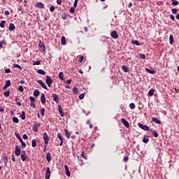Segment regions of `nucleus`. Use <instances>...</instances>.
Segmentation results:
<instances>
[{
    "label": "nucleus",
    "instance_id": "603ef678",
    "mask_svg": "<svg viewBox=\"0 0 179 179\" xmlns=\"http://www.w3.org/2000/svg\"><path fill=\"white\" fill-rule=\"evenodd\" d=\"M79 99H80V100H83V99H85V94H80Z\"/></svg>",
    "mask_w": 179,
    "mask_h": 179
},
{
    "label": "nucleus",
    "instance_id": "4468645a",
    "mask_svg": "<svg viewBox=\"0 0 179 179\" xmlns=\"http://www.w3.org/2000/svg\"><path fill=\"white\" fill-rule=\"evenodd\" d=\"M36 8H38V9L44 8V4L41 2H38L35 5Z\"/></svg>",
    "mask_w": 179,
    "mask_h": 179
},
{
    "label": "nucleus",
    "instance_id": "bf43d9fd",
    "mask_svg": "<svg viewBox=\"0 0 179 179\" xmlns=\"http://www.w3.org/2000/svg\"><path fill=\"white\" fill-rule=\"evenodd\" d=\"M29 99L31 100V103H34V101H35L34 97L30 96V97H29Z\"/></svg>",
    "mask_w": 179,
    "mask_h": 179
},
{
    "label": "nucleus",
    "instance_id": "37998d69",
    "mask_svg": "<svg viewBox=\"0 0 179 179\" xmlns=\"http://www.w3.org/2000/svg\"><path fill=\"white\" fill-rule=\"evenodd\" d=\"M41 64V61H40V60L33 62V65H40Z\"/></svg>",
    "mask_w": 179,
    "mask_h": 179
},
{
    "label": "nucleus",
    "instance_id": "bb28decb",
    "mask_svg": "<svg viewBox=\"0 0 179 179\" xmlns=\"http://www.w3.org/2000/svg\"><path fill=\"white\" fill-rule=\"evenodd\" d=\"M46 160L47 162H51V154L50 152L46 155Z\"/></svg>",
    "mask_w": 179,
    "mask_h": 179
},
{
    "label": "nucleus",
    "instance_id": "338daca9",
    "mask_svg": "<svg viewBox=\"0 0 179 179\" xmlns=\"http://www.w3.org/2000/svg\"><path fill=\"white\" fill-rule=\"evenodd\" d=\"M4 15H6V16H8V15H9V11L8 10H5L4 11Z\"/></svg>",
    "mask_w": 179,
    "mask_h": 179
},
{
    "label": "nucleus",
    "instance_id": "69168bd1",
    "mask_svg": "<svg viewBox=\"0 0 179 179\" xmlns=\"http://www.w3.org/2000/svg\"><path fill=\"white\" fill-rule=\"evenodd\" d=\"M170 18L171 19V20H176V17H174V15H170Z\"/></svg>",
    "mask_w": 179,
    "mask_h": 179
},
{
    "label": "nucleus",
    "instance_id": "a18cd8bd",
    "mask_svg": "<svg viewBox=\"0 0 179 179\" xmlns=\"http://www.w3.org/2000/svg\"><path fill=\"white\" fill-rule=\"evenodd\" d=\"M13 67H14V68H18V69L22 70V67H21L20 65H19V64H13Z\"/></svg>",
    "mask_w": 179,
    "mask_h": 179
},
{
    "label": "nucleus",
    "instance_id": "cd10ccee",
    "mask_svg": "<svg viewBox=\"0 0 179 179\" xmlns=\"http://www.w3.org/2000/svg\"><path fill=\"white\" fill-rule=\"evenodd\" d=\"M39 94H40V91H38V90H35L34 91V96L35 97L38 96Z\"/></svg>",
    "mask_w": 179,
    "mask_h": 179
},
{
    "label": "nucleus",
    "instance_id": "c756f323",
    "mask_svg": "<svg viewBox=\"0 0 179 179\" xmlns=\"http://www.w3.org/2000/svg\"><path fill=\"white\" fill-rule=\"evenodd\" d=\"M6 44V41H0V48H3V45Z\"/></svg>",
    "mask_w": 179,
    "mask_h": 179
},
{
    "label": "nucleus",
    "instance_id": "3c124183",
    "mask_svg": "<svg viewBox=\"0 0 179 179\" xmlns=\"http://www.w3.org/2000/svg\"><path fill=\"white\" fill-rule=\"evenodd\" d=\"M70 13H75V7H71L69 10Z\"/></svg>",
    "mask_w": 179,
    "mask_h": 179
},
{
    "label": "nucleus",
    "instance_id": "9b49d317",
    "mask_svg": "<svg viewBox=\"0 0 179 179\" xmlns=\"http://www.w3.org/2000/svg\"><path fill=\"white\" fill-rule=\"evenodd\" d=\"M110 36L112 38H114L115 40H117V38H118V34L115 31H113L110 33Z\"/></svg>",
    "mask_w": 179,
    "mask_h": 179
},
{
    "label": "nucleus",
    "instance_id": "4d7b16f0",
    "mask_svg": "<svg viewBox=\"0 0 179 179\" xmlns=\"http://www.w3.org/2000/svg\"><path fill=\"white\" fill-rule=\"evenodd\" d=\"M11 160L12 162H16V158H15V155H11Z\"/></svg>",
    "mask_w": 179,
    "mask_h": 179
},
{
    "label": "nucleus",
    "instance_id": "f3484780",
    "mask_svg": "<svg viewBox=\"0 0 179 179\" xmlns=\"http://www.w3.org/2000/svg\"><path fill=\"white\" fill-rule=\"evenodd\" d=\"M3 161L4 162V164H6L8 163V156H6V154H3L1 156Z\"/></svg>",
    "mask_w": 179,
    "mask_h": 179
},
{
    "label": "nucleus",
    "instance_id": "79ce46f5",
    "mask_svg": "<svg viewBox=\"0 0 179 179\" xmlns=\"http://www.w3.org/2000/svg\"><path fill=\"white\" fill-rule=\"evenodd\" d=\"M129 107H130V108L131 109V110H135V103H130L129 104Z\"/></svg>",
    "mask_w": 179,
    "mask_h": 179
},
{
    "label": "nucleus",
    "instance_id": "2eb2a0df",
    "mask_svg": "<svg viewBox=\"0 0 179 179\" xmlns=\"http://www.w3.org/2000/svg\"><path fill=\"white\" fill-rule=\"evenodd\" d=\"M57 137L60 141L59 146H62L64 144V138H62V136H61V134L58 133Z\"/></svg>",
    "mask_w": 179,
    "mask_h": 179
},
{
    "label": "nucleus",
    "instance_id": "49530a36",
    "mask_svg": "<svg viewBox=\"0 0 179 179\" xmlns=\"http://www.w3.org/2000/svg\"><path fill=\"white\" fill-rule=\"evenodd\" d=\"M81 156L83 157V159H85V160H87V156L85 155V152H82Z\"/></svg>",
    "mask_w": 179,
    "mask_h": 179
},
{
    "label": "nucleus",
    "instance_id": "412c9836",
    "mask_svg": "<svg viewBox=\"0 0 179 179\" xmlns=\"http://www.w3.org/2000/svg\"><path fill=\"white\" fill-rule=\"evenodd\" d=\"M152 120L153 122H155V124H162V122L160 120H159V119H157V117H152Z\"/></svg>",
    "mask_w": 179,
    "mask_h": 179
},
{
    "label": "nucleus",
    "instance_id": "58836bf2",
    "mask_svg": "<svg viewBox=\"0 0 179 179\" xmlns=\"http://www.w3.org/2000/svg\"><path fill=\"white\" fill-rule=\"evenodd\" d=\"M79 90H78V87H74L73 88V92L74 93V94H76V93H78Z\"/></svg>",
    "mask_w": 179,
    "mask_h": 179
},
{
    "label": "nucleus",
    "instance_id": "a878e982",
    "mask_svg": "<svg viewBox=\"0 0 179 179\" xmlns=\"http://www.w3.org/2000/svg\"><path fill=\"white\" fill-rule=\"evenodd\" d=\"M153 94H155V89L150 90L148 92V96L152 97V96H153Z\"/></svg>",
    "mask_w": 179,
    "mask_h": 179
},
{
    "label": "nucleus",
    "instance_id": "5fc2aeb1",
    "mask_svg": "<svg viewBox=\"0 0 179 179\" xmlns=\"http://www.w3.org/2000/svg\"><path fill=\"white\" fill-rule=\"evenodd\" d=\"M140 58H141V59H145V58H146V56L145 55V54H140Z\"/></svg>",
    "mask_w": 179,
    "mask_h": 179
},
{
    "label": "nucleus",
    "instance_id": "6e6d98bb",
    "mask_svg": "<svg viewBox=\"0 0 179 179\" xmlns=\"http://www.w3.org/2000/svg\"><path fill=\"white\" fill-rule=\"evenodd\" d=\"M79 0H75V1H74V3H73V6H74V8H76V6H78V1Z\"/></svg>",
    "mask_w": 179,
    "mask_h": 179
},
{
    "label": "nucleus",
    "instance_id": "f8f14e48",
    "mask_svg": "<svg viewBox=\"0 0 179 179\" xmlns=\"http://www.w3.org/2000/svg\"><path fill=\"white\" fill-rule=\"evenodd\" d=\"M39 48H41V51H45V46L44 45V43H43L41 41H39L38 43Z\"/></svg>",
    "mask_w": 179,
    "mask_h": 179
},
{
    "label": "nucleus",
    "instance_id": "1a4fd4ad",
    "mask_svg": "<svg viewBox=\"0 0 179 179\" xmlns=\"http://www.w3.org/2000/svg\"><path fill=\"white\" fill-rule=\"evenodd\" d=\"M121 122L124 125V127H126V128H129V122H128L127 120L122 118Z\"/></svg>",
    "mask_w": 179,
    "mask_h": 179
},
{
    "label": "nucleus",
    "instance_id": "423d86ee",
    "mask_svg": "<svg viewBox=\"0 0 179 179\" xmlns=\"http://www.w3.org/2000/svg\"><path fill=\"white\" fill-rule=\"evenodd\" d=\"M50 177H51V171H50V167H48L46 169L45 178V179H50Z\"/></svg>",
    "mask_w": 179,
    "mask_h": 179
},
{
    "label": "nucleus",
    "instance_id": "e2e57ef3",
    "mask_svg": "<svg viewBox=\"0 0 179 179\" xmlns=\"http://www.w3.org/2000/svg\"><path fill=\"white\" fill-rule=\"evenodd\" d=\"M66 174L67 177H71V172L69 171H66Z\"/></svg>",
    "mask_w": 179,
    "mask_h": 179
},
{
    "label": "nucleus",
    "instance_id": "e433bc0d",
    "mask_svg": "<svg viewBox=\"0 0 179 179\" xmlns=\"http://www.w3.org/2000/svg\"><path fill=\"white\" fill-rule=\"evenodd\" d=\"M20 117H21V119H22L23 120H26V115H25L24 111L22 112Z\"/></svg>",
    "mask_w": 179,
    "mask_h": 179
},
{
    "label": "nucleus",
    "instance_id": "20e7f679",
    "mask_svg": "<svg viewBox=\"0 0 179 179\" xmlns=\"http://www.w3.org/2000/svg\"><path fill=\"white\" fill-rule=\"evenodd\" d=\"M138 127H139V128L141 129H143V131H150V129L148 127V125H143L141 123H138Z\"/></svg>",
    "mask_w": 179,
    "mask_h": 179
},
{
    "label": "nucleus",
    "instance_id": "8fccbe9b",
    "mask_svg": "<svg viewBox=\"0 0 179 179\" xmlns=\"http://www.w3.org/2000/svg\"><path fill=\"white\" fill-rule=\"evenodd\" d=\"M172 5L173 6H177V5H178V1H173Z\"/></svg>",
    "mask_w": 179,
    "mask_h": 179
},
{
    "label": "nucleus",
    "instance_id": "4c0bfd02",
    "mask_svg": "<svg viewBox=\"0 0 179 179\" xmlns=\"http://www.w3.org/2000/svg\"><path fill=\"white\" fill-rule=\"evenodd\" d=\"M131 43L134 44L135 45H141V43L138 41H132Z\"/></svg>",
    "mask_w": 179,
    "mask_h": 179
},
{
    "label": "nucleus",
    "instance_id": "c85d7f7f",
    "mask_svg": "<svg viewBox=\"0 0 179 179\" xmlns=\"http://www.w3.org/2000/svg\"><path fill=\"white\" fill-rule=\"evenodd\" d=\"M122 68L124 72H128V71H129V69L125 65H123Z\"/></svg>",
    "mask_w": 179,
    "mask_h": 179
},
{
    "label": "nucleus",
    "instance_id": "ddd939ff",
    "mask_svg": "<svg viewBox=\"0 0 179 179\" xmlns=\"http://www.w3.org/2000/svg\"><path fill=\"white\" fill-rule=\"evenodd\" d=\"M20 157H21V159L22 160V162L26 161V151H24V150L22 151Z\"/></svg>",
    "mask_w": 179,
    "mask_h": 179
},
{
    "label": "nucleus",
    "instance_id": "b1692460",
    "mask_svg": "<svg viewBox=\"0 0 179 179\" xmlns=\"http://www.w3.org/2000/svg\"><path fill=\"white\" fill-rule=\"evenodd\" d=\"M64 132H65V136L67 138V139H69V138L71 137V132H69L66 129H64Z\"/></svg>",
    "mask_w": 179,
    "mask_h": 179
},
{
    "label": "nucleus",
    "instance_id": "2f4dec72",
    "mask_svg": "<svg viewBox=\"0 0 179 179\" xmlns=\"http://www.w3.org/2000/svg\"><path fill=\"white\" fill-rule=\"evenodd\" d=\"M31 146L32 148H36V146H37V142L35 139L32 140Z\"/></svg>",
    "mask_w": 179,
    "mask_h": 179
},
{
    "label": "nucleus",
    "instance_id": "4be33fe9",
    "mask_svg": "<svg viewBox=\"0 0 179 179\" xmlns=\"http://www.w3.org/2000/svg\"><path fill=\"white\" fill-rule=\"evenodd\" d=\"M173 43H174V36H173V34H171L169 36V43L171 45H173Z\"/></svg>",
    "mask_w": 179,
    "mask_h": 179
},
{
    "label": "nucleus",
    "instance_id": "f03ea898",
    "mask_svg": "<svg viewBox=\"0 0 179 179\" xmlns=\"http://www.w3.org/2000/svg\"><path fill=\"white\" fill-rule=\"evenodd\" d=\"M45 82L48 87H51V85H52V78H51L50 76H46Z\"/></svg>",
    "mask_w": 179,
    "mask_h": 179
},
{
    "label": "nucleus",
    "instance_id": "0e129e2a",
    "mask_svg": "<svg viewBox=\"0 0 179 179\" xmlns=\"http://www.w3.org/2000/svg\"><path fill=\"white\" fill-rule=\"evenodd\" d=\"M5 72H6V73H10V69H6Z\"/></svg>",
    "mask_w": 179,
    "mask_h": 179
},
{
    "label": "nucleus",
    "instance_id": "de8ad7c7",
    "mask_svg": "<svg viewBox=\"0 0 179 179\" xmlns=\"http://www.w3.org/2000/svg\"><path fill=\"white\" fill-rule=\"evenodd\" d=\"M50 12H54L55 10V6L54 5H52L50 8Z\"/></svg>",
    "mask_w": 179,
    "mask_h": 179
},
{
    "label": "nucleus",
    "instance_id": "052dcab7",
    "mask_svg": "<svg viewBox=\"0 0 179 179\" xmlns=\"http://www.w3.org/2000/svg\"><path fill=\"white\" fill-rule=\"evenodd\" d=\"M83 59H85V57L80 56V57H79V62H82V61H83Z\"/></svg>",
    "mask_w": 179,
    "mask_h": 179
},
{
    "label": "nucleus",
    "instance_id": "7ed1b4c3",
    "mask_svg": "<svg viewBox=\"0 0 179 179\" xmlns=\"http://www.w3.org/2000/svg\"><path fill=\"white\" fill-rule=\"evenodd\" d=\"M15 136H16L17 139H19L20 142L21 143L22 146H23L24 148H26V143H24L23 141V139L22 138V137H20V134H16Z\"/></svg>",
    "mask_w": 179,
    "mask_h": 179
},
{
    "label": "nucleus",
    "instance_id": "473e14b6",
    "mask_svg": "<svg viewBox=\"0 0 179 179\" xmlns=\"http://www.w3.org/2000/svg\"><path fill=\"white\" fill-rule=\"evenodd\" d=\"M38 73H39V75H45V71L43 69H39L38 70Z\"/></svg>",
    "mask_w": 179,
    "mask_h": 179
},
{
    "label": "nucleus",
    "instance_id": "c9c22d12",
    "mask_svg": "<svg viewBox=\"0 0 179 179\" xmlns=\"http://www.w3.org/2000/svg\"><path fill=\"white\" fill-rule=\"evenodd\" d=\"M59 79H61V80H64V73L60 72L59 73Z\"/></svg>",
    "mask_w": 179,
    "mask_h": 179
},
{
    "label": "nucleus",
    "instance_id": "680f3d73",
    "mask_svg": "<svg viewBox=\"0 0 179 179\" xmlns=\"http://www.w3.org/2000/svg\"><path fill=\"white\" fill-rule=\"evenodd\" d=\"M30 106H31V107H32L33 108H36V105L34 104V102H31V103H30Z\"/></svg>",
    "mask_w": 179,
    "mask_h": 179
},
{
    "label": "nucleus",
    "instance_id": "39448f33",
    "mask_svg": "<svg viewBox=\"0 0 179 179\" xmlns=\"http://www.w3.org/2000/svg\"><path fill=\"white\" fill-rule=\"evenodd\" d=\"M38 83H39V85H41V86L45 89V90H48V87H47V85L43 82V80H37Z\"/></svg>",
    "mask_w": 179,
    "mask_h": 179
},
{
    "label": "nucleus",
    "instance_id": "dca6fc26",
    "mask_svg": "<svg viewBox=\"0 0 179 179\" xmlns=\"http://www.w3.org/2000/svg\"><path fill=\"white\" fill-rule=\"evenodd\" d=\"M10 86V81L9 80L6 81L5 85L3 87V90L8 89Z\"/></svg>",
    "mask_w": 179,
    "mask_h": 179
},
{
    "label": "nucleus",
    "instance_id": "9d476101",
    "mask_svg": "<svg viewBox=\"0 0 179 179\" xmlns=\"http://www.w3.org/2000/svg\"><path fill=\"white\" fill-rule=\"evenodd\" d=\"M20 147L16 145L15 146V156H20Z\"/></svg>",
    "mask_w": 179,
    "mask_h": 179
},
{
    "label": "nucleus",
    "instance_id": "ea45409f",
    "mask_svg": "<svg viewBox=\"0 0 179 179\" xmlns=\"http://www.w3.org/2000/svg\"><path fill=\"white\" fill-rule=\"evenodd\" d=\"M5 23H6V22L5 20H2L0 23V27H5Z\"/></svg>",
    "mask_w": 179,
    "mask_h": 179
},
{
    "label": "nucleus",
    "instance_id": "6ab92c4d",
    "mask_svg": "<svg viewBox=\"0 0 179 179\" xmlns=\"http://www.w3.org/2000/svg\"><path fill=\"white\" fill-rule=\"evenodd\" d=\"M41 101L43 104H45V95L44 94V93L41 94Z\"/></svg>",
    "mask_w": 179,
    "mask_h": 179
},
{
    "label": "nucleus",
    "instance_id": "393cba45",
    "mask_svg": "<svg viewBox=\"0 0 179 179\" xmlns=\"http://www.w3.org/2000/svg\"><path fill=\"white\" fill-rule=\"evenodd\" d=\"M58 110L61 117H64V110H62V108L61 107V106H58Z\"/></svg>",
    "mask_w": 179,
    "mask_h": 179
},
{
    "label": "nucleus",
    "instance_id": "09e8293b",
    "mask_svg": "<svg viewBox=\"0 0 179 179\" xmlns=\"http://www.w3.org/2000/svg\"><path fill=\"white\" fill-rule=\"evenodd\" d=\"M18 90H19V92H23L24 90V89L23 88V86H22V85H20L19 87H18Z\"/></svg>",
    "mask_w": 179,
    "mask_h": 179
},
{
    "label": "nucleus",
    "instance_id": "f704fd0d",
    "mask_svg": "<svg viewBox=\"0 0 179 179\" xmlns=\"http://www.w3.org/2000/svg\"><path fill=\"white\" fill-rule=\"evenodd\" d=\"M40 113L42 115V117H44V113H45V109H44V108H41L40 109Z\"/></svg>",
    "mask_w": 179,
    "mask_h": 179
},
{
    "label": "nucleus",
    "instance_id": "0eeeda50",
    "mask_svg": "<svg viewBox=\"0 0 179 179\" xmlns=\"http://www.w3.org/2000/svg\"><path fill=\"white\" fill-rule=\"evenodd\" d=\"M52 96L53 97V100L55 103H59V96L57 94H52Z\"/></svg>",
    "mask_w": 179,
    "mask_h": 179
},
{
    "label": "nucleus",
    "instance_id": "a211bd4d",
    "mask_svg": "<svg viewBox=\"0 0 179 179\" xmlns=\"http://www.w3.org/2000/svg\"><path fill=\"white\" fill-rule=\"evenodd\" d=\"M61 44L62 45H66V39L65 38V36L61 38Z\"/></svg>",
    "mask_w": 179,
    "mask_h": 179
},
{
    "label": "nucleus",
    "instance_id": "a19ab883",
    "mask_svg": "<svg viewBox=\"0 0 179 179\" xmlns=\"http://www.w3.org/2000/svg\"><path fill=\"white\" fill-rule=\"evenodd\" d=\"M5 97H9V90L5 91L3 93Z\"/></svg>",
    "mask_w": 179,
    "mask_h": 179
},
{
    "label": "nucleus",
    "instance_id": "7c9ffc66",
    "mask_svg": "<svg viewBox=\"0 0 179 179\" xmlns=\"http://www.w3.org/2000/svg\"><path fill=\"white\" fill-rule=\"evenodd\" d=\"M151 132H152L153 136H155V138H158L159 137V134H157V132L155 130H151Z\"/></svg>",
    "mask_w": 179,
    "mask_h": 179
},
{
    "label": "nucleus",
    "instance_id": "f257e3e1",
    "mask_svg": "<svg viewBox=\"0 0 179 179\" xmlns=\"http://www.w3.org/2000/svg\"><path fill=\"white\" fill-rule=\"evenodd\" d=\"M43 139L45 141L44 152H45V149H47V145H48V142L50 141V139L48 138V134H47V132L43 133Z\"/></svg>",
    "mask_w": 179,
    "mask_h": 179
},
{
    "label": "nucleus",
    "instance_id": "13d9d810",
    "mask_svg": "<svg viewBox=\"0 0 179 179\" xmlns=\"http://www.w3.org/2000/svg\"><path fill=\"white\" fill-rule=\"evenodd\" d=\"M62 19H64V20H66V19H68V15H66V14H64L62 15Z\"/></svg>",
    "mask_w": 179,
    "mask_h": 179
},
{
    "label": "nucleus",
    "instance_id": "c03bdc74",
    "mask_svg": "<svg viewBox=\"0 0 179 179\" xmlns=\"http://www.w3.org/2000/svg\"><path fill=\"white\" fill-rule=\"evenodd\" d=\"M143 142L144 143H148L149 142V138H146V137H144V138H143Z\"/></svg>",
    "mask_w": 179,
    "mask_h": 179
},
{
    "label": "nucleus",
    "instance_id": "774afa93",
    "mask_svg": "<svg viewBox=\"0 0 179 179\" xmlns=\"http://www.w3.org/2000/svg\"><path fill=\"white\" fill-rule=\"evenodd\" d=\"M22 138H23V139H27V134H24L23 136H22Z\"/></svg>",
    "mask_w": 179,
    "mask_h": 179
},
{
    "label": "nucleus",
    "instance_id": "aec40b11",
    "mask_svg": "<svg viewBox=\"0 0 179 179\" xmlns=\"http://www.w3.org/2000/svg\"><path fill=\"white\" fill-rule=\"evenodd\" d=\"M145 71H146V72H148V73H151L152 75L156 73V71H155L153 69H150L145 68Z\"/></svg>",
    "mask_w": 179,
    "mask_h": 179
},
{
    "label": "nucleus",
    "instance_id": "864d4df0",
    "mask_svg": "<svg viewBox=\"0 0 179 179\" xmlns=\"http://www.w3.org/2000/svg\"><path fill=\"white\" fill-rule=\"evenodd\" d=\"M178 10H177V8H173V9H172V13H173V15H176V13H177Z\"/></svg>",
    "mask_w": 179,
    "mask_h": 179
},
{
    "label": "nucleus",
    "instance_id": "72a5a7b5",
    "mask_svg": "<svg viewBox=\"0 0 179 179\" xmlns=\"http://www.w3.org/2000/svg\"><path fill=\"white\" fill-rule=\"evenodd\" d=\"M13 122H15V124H19V119L16 117H13Z\"/></svg>",
    "mask_w": 179,
    "mask_h": 179
},
{
    "label": "nucleus",
    "instance_id": "5701e85b",
    "mask_svg": "<svg viewBox=\"0 0 179 179\" xmlns=\"http://www.w3.org/2000/svg\"><path fill=\"white\" fill-rule=\"evenodd\" d=\"M15 29H16V27H15V24L14 23H10V26H9L10 31H13V30H15Z\"/></svg>",
    "mask_w": 179,
    "mask_h": 179
},
{
    "label": "nucleus",
    "instance_id": "6e6552de",
    "mask_svg": "<svg viewBox=\"0 0 179 179\" xmlns=\"http://www.w3.org/2000/svg\"><path fill=\"white\" fill-rule=\"evenodd\" d=\"M41 127V124L40 123H36L34 124V127L32 128L34 132H38V130L37 129V128H40Z\"/></svg>",
    "mask_w": 179,
    "mask_h": 179
}]
</instances>
